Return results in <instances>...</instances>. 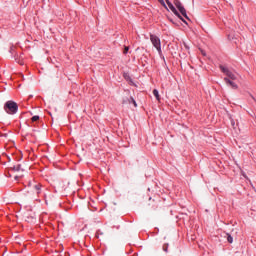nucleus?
Segmentation results:
<instances>
[{"label": "nucleus", "mask_w": 256, "mask_h": 256, "mask_svg": "<svg viewBox=\"0 0 256 256\" xmlns=\"http://www.w3.org/2000/svg\"><path fill=\"white\" fill-rule=\"evenodd\" d=\"M4 111L8 115H15L19 111V105H17V102L9 100L4 104Z\"/></svg>", "instance_id": "obj_1"}, {"label": "nucleus", "mask_w": 256, "mask_h": 256, "mask_svg": "<svg viewBox=\"0 0 256 256\" xmlns=\"http://www.w3.org/2000/svg\"><path fill=\"white\" fill-rule=\"evenodd\" d=\"M150 41L153 47L158 51L159 55H161V53H163L161 50V39H159L157 35L150 34Z\"/></svg>", "instance_id": "obj_2"}, {"label": "nucleus", "mask_w": 256, "mask_h": 256, "mask_svg": "<svg viewBox=\"0 0 256 256\" xmlns=\"http://www.w3.org/2000/svg\"><path fill=\"white\" fill-rule=\"evenodd\" d=\"M174 5L180 11L181 15H183V17H185V19H189V16H187V10H185V7L181 3V1L174 0Z\"/></svg>", "instance_id": "obj_3"}, {"label": "nucleus", "mask_w": 256, "mask_h": 256, "mask_svg": "<svg viewBox=\"0 0 256 256\" xmlns=\"http://www.w3.org/2000/svg\"><path fill=\"white\" fill-rule=\"evenodd\" d=\"M166 3L170 9V11H172V13H174V15H176V17L178 19H181V21H183V23H187L185 21V19H183V17H181V14H179V11H177V9L175 8V6H173V4L169 1V0H166Z\"/></svg>", "instance_id": "obj_4"}, {"label": "nucleus", "mask_w": 256, "mask_h": 256, "mask_svg": "<svg viewBox=\"0 0 256 256\" xmlns=\"http://www.w3.org/2000/svg\"><path fill=\"white\" fill-rule=\"evenodd\" d=\"M220 69L222 73H225L228 79H231L232 81H235V79H237V76L233 72L229 71V69L225 68L223 65H220Z\"/></svg>", "instance_id": "obj_5"}, {"label": "nucleus", "mask_w": 256, "mask_h": 256, "mask_svg": "<svg viewBox=\"0 0 256 256\" xmlns=\"http://www.w3.org/2000/svg\"><path fill=\"white\" fill-rule=\"evenodd\" d=\"M225 83H227V85H230V87H232V89H237V85L235 84V82L231 81L229 78H224Z\"/></svg>", "instance_id": "obj_6"}, {"label": "nucleus", "mask_w": 256, "mask_h": 256, "mask_svg": "<svg viewBox=\"0 0 256 256\" xmlns=\"http://www.w3.org/2000/svg\"><path fill=\"white\" fill-rule=\"evenodd\" d=\"M29 185L33 187V189L36 191L37 195H39V193H41V184H31L29 183Z\"/></svg>", "instance_id": "obj_7"}, {"label": "nucleus", "mask_w": 256, "mask_h": 256, "mask_svg": "<svg viewBox=\"0 0 256 256\" xmlns=\"http://www.w3.org/2000/svg\"><path fill=\"white\" fill-rule=\"evenodd\" d=\"M153 95H154V97L157 99V101H159V91L157 90V89H154L153 90Z\"/></svg>", "instance_id": "obj_8"}, {"label": "nucleus", "mask_w": 256, "mask_h": 256, "mask_svg": "<svg viewBox=\"0 0 256 256\" xmlns=\"http://www.w3.org/2000/svg\"><path fill=\"white\" fill-rule=\"evenodd\" d=\"M11 169H12V171H22V169H21V165H16V166H13V167H11Z\"/></svg>", "instance_id": "obj_9"}, {"label": "nucleus", "mask_w": 256, "mask_h": 256, "mask_svg": "<svg viewBox=\"0 0 256 256\" xmlns=\"http://www.w3.org/2000/svg\"><path fill=\"white\" fill-rule=\"evenodd\" d=\"M128 103H133L134 107H137V102L135 101V99H133V97H130L128 99Z\"/></svg>", "instance_id": "obj_10"}, {"label": "nucleus", "mask_w": 256, "mask_h": 256, "mask_svg": "<svg viewBox=\"0 0 256 256\" xmlns=\"http://www.w3.org/2000/svg\"><path fill=\"white\" fill-rule=\"evenodd\" d=\"M158 2L162 5V7H165V9H167V4H165V0H158Z\"/></svg>", "instance_id": "obj_11"}, {"label": "nucleus", "mask_w": 256, "mask_h": 256, "mask_svg": "<svg viewBox=\"0 0 256 256\" xmlns=\"http://www.w3.org/2000/svg\"><path fill=\"white\" fill-rule=\"evenodd\" d=\"M227 235H228V237H227L228 243H233V237L229 234H227Z\"/></svg>", "instance_id": "obj_12"}, {"label": "nucleus", "mask_w": 256, "mask_h": 256, "mask_svg": "<svg viewBox=\"0 0 256 256\" xmlns=\"http://www.w3.org/2000/svg\"><path fill=\"white\" fill-rule=\"evenodd\" d=\"M127 53H129V46H125L123 54L127 55Z\"/></svg>", "instance_id": "obj_13"}, {"label": "nucleus", "mask_w": 256, "mask_h": 256, "mask_svg": "<svg viewBox=\"0 0 256 256\" xmlns=\"http://www.w3.org/2000/svg\"><path fill=\"white\" fill-rule=\"evenodd\" d=\"M168 249H169V244H164L163 245V251H165V253H167Z\"/></svg>", "instance_id": "obj_14"}, {"label": "nucleus", "mask_w": 256, "mask_h": 256, "mask_svg": "<svg viewBox=\"0 0 256 256\" xmlns=\"http://www.w3.org/2000/svg\"><path fill=\"white\" fill-rule=\"evenodd\" d=\"M124 78L126 79V81H130L131 80V77L127 73L124 74Z\"/></svg>", "instance_id": "obj_15"}, {"label": "nucleus", "mask_w": 256, "mask_h": 256, "mask_svg": "<svg viewBox=\"0 0 256 256\" xmlns=\"http://www.w3.org/2000/svg\"><path fill=\"white\" fill-rule=\"evenodd\" d=\"M32 121H33V122L39 121V116H33V117H32Z\"/></svg>", "instance_id": "obj_16"}, {"label": "nucleus", "mask_w": 256, "mask_h": 256, "mask_svg": "<svg viewBox=\"0 0 256 256\" xmlns=\"http://www.w3.org/2000/svg\"><path fill=\"white\" fill-rule=\"evenodd\" d=\"M127 103H129V98L123 100L124 105H126Z\"/></svg>", "instance_id": "obj_17"}, {"label": "nucleus", "mask_w": 256, "mask_h": 256, "mask_svg": "<svg viewBox=\"0 0 256 256\" xmlns=\"http://www.w3.org/2000/svg\"><path fill=\"white\" fill-rule=\"evenodd\" d=\"M96 237L99 239V234H96Z\"/></svg>", "instance_id": "obj_18"}]
</instances>
